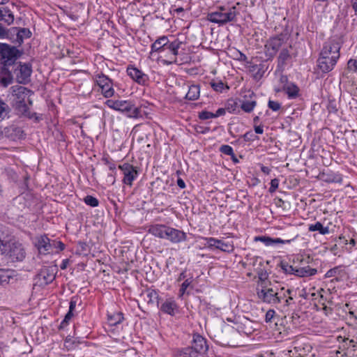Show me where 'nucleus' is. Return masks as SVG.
Listing matches in <instances>:
<instances>
[{
	"mask_svg": "<svg viewBox=\"0 0 357 357\" xmlns=\"http://www.w3.org/2000/svg\"><path fill=\"white\" fill-rule=\"evenodd\" d=\"M340 43L335 39L324 43L317 60V66L322 73L331 71L340 56Z\"/></svg>",
	"mask_w": 357,
	"mask_h": 357,
	"instance_id": "obj_2",
	"label": "nucleus"
},
{
	"mask_svg": "<svg viewBox=\"0 0 357 357\" xmlns=\"http://www.w3.org/2000/svg\"><path fill=\"white\" fill-rule=\"evenodd\" d=\"M210 85L217 92H222L225 88L229 89V86L225 85L221 80H212L210 82Z\"/></svg>",
	"mask_w": 357,
	"mask_h": 357,
	"instance_id": "obj_37",
	"label": "nucleus"
},
{
	"mask_svg": "<svg viewBox=\"0 0 357 357\" xmlns=\"http://www.w3.org/2000/svg\"><path fill=\"white\" fill-rule=\"evenodd\" d=\"M21 55L22 52L16 47L0 42V81L3 86H6L11 84L13 75L10 68Z\"/></svg>",
	"mask_w": 357,
	"mask_h": 357,
	"instance_id": "obj_1",
	"label": "nucleus"
},
{
	"mask_svg": "<svg viewBox=\"0 0 357 357\" xmlns=\"http://www.w3.org/2000/svg\"><path fill=\"white\" fill-rule=\"evenodd\" d=\"M296 291L290 289H285L282 287V296H283L282 301L284 302V306L288 307L294 303V297L296 296Z\"/></svg>",
	"mask_w": 357,
	"mask_h": 357,
	"instance_id": "obj_27",
	"label": "nucleus"
},
{
	"mask_svg": "<svg viewBox=\"0 0 357 357\" xmlns=\"http://www.w3.org/2000/svg\"><path fill=\"white\" fill-rule=\"evenodd\" d=\"M225 114V109L223 108H219L215 113H213L214 118L224 115Z\"/></svg>",
	"mask_w": 357,
	"mask_h": 357,
	"instance_id": "obj_55",
	"label": "nucleus"
},
{
	"mask_svg": "<svg viewBox=\"0 0 357 357\" xmlns=\"http://www.w3.org/2000/svg\"><path fill=\"white\" fill-rule=\"evenodd\" d=\"M7 105L2 100H0V121L4 119L7 114Z\"/></svg>",
	"mask_w": 357,
	"mask_h": 357,
	"instance_id": "obj_45",
	"label": "nucleus"
},
{
	"mask_svg": "<svg viewBox=\"0 0 357 357\" xmlns=\"http://www.w3.org/2000/svg\"><path fill=\"white\" fill-rule=\"evenodd\" d=\"M199 118L202 120H206L209 119L214 118V115L213 112L208 111H202L199 114Z\"/></svg>",
	"mask_w": 357,
	"mask_h": 357,
	"instance_id": "obj_48",
	"label": "nucleus"
},
{
	"mask_svg": "<svg viewBox=\"0 0 357 357\" xmlns=\"http://www.w3.org/2000/svg\"><path fill=\"white\" fill-rule=\"evenodd\" d=\"M192 282V278L191 277L190 278L185 279V281L182 283L180 289V293L181 296H183L185 294L187 288L191 284Z\"/></svg>",
	"mask_w": 357,
	"mask_h": 357,
	"instance_id": "obj_44",
	"label": "nucleus"
},
{
	"mask_svg": "<svg viewBox=\"0 0 357 357\" xmlns=\"http://www.w3.org/2000/svg\"><path fill=\"white\" fill-rule=\"evenodd\" d=\"M11 278L8 270L0 269V284H8Z\"/></svg>",
	"mask_w": 357,
	"mask_h": 357,
	"instance_id": "obj_39",
	"label": "nucleus"
},
{
	"mask_svg": "<svg viewBox=\"0 0 357 357\" xmlns=\"http://www.w3.org/2000/svg\"><path fill=\"white\" fill-rule=\"evenodd\" d=\"M238 14L239 12L235 6H218L216 10L208 13L207 20L222 26L229 22H236Z\"/></svg>",
	"mask_w": 357,
	"mask_h": 357,
	"instance_id": "obj_3",
	"label": "nucleus"
},
{
	"mask_svg": "<svg viewBox=\"0 0 357 357\" xmlns=\"http://www.w3.org/2000/svg\"><path fill=\"white\" fill-rule=\"evenodd\" d=\"M290 58V54L287 49H283L278 56V65L282 66L286 64V61Z\"/></svg>",
	"mask_w": 357,
	"mask_h": 357,
	"instance_id": "obj_38",
	"label": "nucleus"
},
{
	"mask_svg": "<svg viewBox=\"0 0 357 357\" xmlns=\"http://www.w3.org/2000/svg\"><path fill=\"white\" fill-rule=\"evenodd\" d=\"M254 96L252 92H249V96L251 98L250 100H243L241 103V109L245 112H251L256 106L255 100L252 99V96Z\"/></svg>",
	"mask_w": 357,
	"mask_h": 357,
	"instance_id": "obj_32",
	"label": "nucleus"
},
{
	"mask_svg": "<svg viewBox=\"0 0 357 357\" xmlns=\"http://www.w3.org/2000/svg\"><path fill=\"white\" fill-rule=\"evenodd\" d=\"M268 106L271 109L275 112L278 111L281 107V105L278 102L273 100H269Z\"/></svg>",
	"mask_w": 357,
	"mask_h": 357,
	"instance_id": "obj_50",
	"label": "nucleus"
},
{
	"mask_svg": "<svg viewBox=\"0 0 357 357\" xmlns=\"http://www.w3.org/2000/svg\"><path fill=\"white\" fill-rule=\"evenodd\" d=\"M123 174V183L127 185L132 186L133 181L137 178L139 171L137 167L129 163H123L119 166Z\"/></svg>",
	"mask_w": 357,
	"mask_h": 357,
	"instance_id": "obj_8",
	"label": "nucleus"
},
{
	"mask_svg": "<svg viewBox=\"0 0 357 357\" xmlns=\"http://www.w3.org/2000/svg\"><path fill=\"white\" fill-rule=\"evenodd\" d=\"M169 42V40L167 36L160 37L152 44L151 50L162 53Z\"/></svg>",
	"mask_w": 357,
	"mask_h": 357,
	"instance_id": "obj_26",
	"label": "nucleus"
},
{
	"mask_svg": "<svg viewBox=\"0 0 357 357\" xmlns=\"http://www.w3.org/2000/svg\"><path fill=\"white\" fill-rule=\"evenodd\" d=\"M169 226L165 224H155L149 227L148 232L155 237L165 239Z\"/></svg>",
	"mask_w": 357,
	"mask_h": 357,
	"instance_id": "obj_18",
	"label": "nucleus"
},
{
	"mask_svg": "<svg viewBox=\"0 0 357 357\" xmlns=\"http://www.w3.org/2000/svg\"><path fill=\"white\" fill-rule=\"evenodd\" d=\"M105 104L109 108L125 113L130 118H138L140 116V109L135 107L130 101L107 100Z\"/></svg>",
	"mask_w": 357,
	"mask_h": 357,
	"instance_id": "obj_5",
	"label": "nucleus"
},
{
	"mask_svg": "<svg viewBox=\"0 0 357 357\" xmlns=\"http://www.w3.org/2000/svg\"><path fill=\"white\" fill-rule=\"evenodd\" d=\"M12 30H13L14 31H17L16 41L19 44L22 43L24 38H30L31 35V31L25 28H13Z\"/></svg>",
	"mask_w": 357,
	"mask_h": 357,
	"instance_id": "obj_30",
	"label": "nucleus"
},
{
	"mask_svg": "<svg viewBox=\"0 0 357 357\" xmlns=\"http://www.w3.org/2000/svg\"><path fill=\"white\" fill-rule=\"evenodd\" d=\"M204 240L206 241L205 245L207 248H211V249H213V248L217 249L218 243H217L216 238L210 237V238H205Z\"/></svg>",
	"mask_w": 357,
	"mask_h": 357,
	"instance_id": "obj_43",
	"label": "nucleus"
},
{
	"mask_svg": "<svg viewBox=\"0 0 357 357\" xmlns=\"http://www.w3.org/2000/svg\"><path fill=\"white\" fill-rule=\"evenodd\" d=\"M73 311L68 310V313L66 314L64 319L61 321L60 324V328H64L68 325L69 321L73 317Z\"/></svg>",
	"mask_w": 357,
	"mask_h": 357,
	"instance_id": "obj_46",
	"label": "nucleus"
},
{
	"mask_svg": "<svg viewBox=\"0 0 357 357\" xmlns=\"http://www.w3.org/2000/svg\"><path fill=\"white\" fill-rule=\"evenodd\" d=\"M176 356V357H198L196 352L190 346L178 349Z\"/></svg>",
	"mask_w": 357,
	"mask_h": 357,
	"instance_id": "obj_34",
	"label": "nucleus"
},
{
	"mask_svg": "<svg viewBox=\"0 0 357 357\" xmlns=\"http://www.w3.org/2000/svg\"><path fill=\"white\" fill-rule=\"evenodd\" d=\"M9 29L0 23V39L8 38L9 36Z\"/></svg>",
	"mask_w": 357,
	"mask_h": 357,
	"instance_id": "obj_49",
	"label": "nucleus"
},
{
	"mask_svg": "<svg viewBox=\"0 0 357 357\" xmlns=\"http://www.w3.org/2000/svg\"><path fill=\"white\" fill-rule=\"evenodd\" d=\"M184 44L178 39L172 42H169L162 53H167L169 57V63H176V56L178 54V50Z\"/></svg>",
	"mask_w": 357,
	"mask_h": 357,
	"instance_id": "obj_13",
	"label": "nucleus"
},
{
	"mask_svg": "<svg viewBox=\"0 0 357 357\" xmlns=\"http://www.w3.org/2000/svg\"><path fill=\"white\" fill-rule=\"evenodd\" d=\"M8 254L13 261H22L25 257V251L20 243H13L10 245Z\"/></svg>",
	"mask_w": 357,
	"mask_h": 357,
	"instance_id": "obj_17",
	"label": "nucleus"
},
{
	"mask_svg": "<svg viewBox=\"0 0 357 357\" xmlns=\"http://www.w3.org/2000/svg\"><path fill=\"white\" fill-rule=\"evenodd\" d=\"M76 304H77V301L75 300L74 298H72L70 302L69 310L73 311L76 307Z\"/></svg>",
	"mask_w": 357,
	"mask_h": 357,
	"instance_id": "obj_56",
	"label": "nucleus"
},
{
	"mask_svg": "<svg viewBox=\"0 0 357 357\" xmlns=\"http://www.w3.org/2000/svg\"><path fill=\"white\" fill-rule=\"evenodd\" d=\"M188 93L185 95V98L189 100H197L200 95V89L198 85L191 84L188 85Z\"/></svg>",
	"mask_w": 357,
	"mask_h": 357,
	"instance_id": "obj_28",
	"label": "nucleus"
},
{
	"mask_svg": "<svg viewBox=\"0 0 357 357\" xmlns=\"http://www.w3.org/2000/svg\"><path fill=\"white\" fill-rule=\"evenodd\" d=\"M160 310L165 314H167L171 316H174L178 312V307L176 303V301L173 299H167L164 301Z\"/></svg>",
	"mask_w": 357,
	"mask_h": 357,
	"instance_id": "obj_19",
	"label": "nucleus"
},
{
	"mask_svg": "<svg viewBox=\"0 0 357 357\" xmlns=\"http://www.w3.org/2000/svg\"><path fill=\"white\" fill-rule=\"evenodd\" d=\"M282 90L290 99H294L299 96L300 89L298 86L292 82L285 84L282 87Z\"/></svg>",
	"mask_w": 357,
	"mask_h": 357,
	"instance_id": "obj_22",
	"label": "nucleus"
},
{
	"mask_svg": "<svg viewBox=\"0 0 357 357\" xmlns=\"http://www.w3.org/2000/svg\"><path fill=\"white\" fill-rule=\"evenodd\" d=\"M317 273V270L314 268H311L309 266L296 268L295 269V272L293 273L294 275L299 276V277H306L313 275Z\"/></svg>",
	"mask_w": 357,
	"mask_h": 357,
	"instance_id": "obj_33",
	"label": "nucleus"
},
{
	"mask_svg": "<svg viewBox=\"0 0 357 357\" xmlns=\"http://www.w3.org/2000/svg\"><path fill=\"white\" fill-rule=\"evenodd\" d=\"M275 314V312L273 310H269L266 312L265 316V320L266 322H271Z\"/></svg>",
	"mask_w": 357,
	"mask_h": 357,
	"instance_id": "obj_52",
	"label": "nucleus"
},
{
	"mask_svg": "<svg viewBox=\"0 0 357 357\" xmlns=\"http://www.w3.org/2000/svg\"><path fill=\"white\" fill-rule=\"evenodd\" d=\"M279 180L278 178H273L271 181V186L269 188V192L271 193L274 192L278 188Z\"/></svg>",
	"mask_w": 357,
	"mask_h": 357,
	"instance_id": "obj_51",
	"label": "nucleus"
},
{
	"mask_svg": "<svg viewBox=\"0 0 357 357\" xmlns=\"http://www.w3.org/2000/svg\"><path fill=\"white\" fill-rule=\"evenodd\" d=\"M255 131L257 134H262L264 132L263 128L261 126H255Z\"/></svg>",
	"mask_w": 357,
	"mask_h": 357,
	"instance_id": "obj_60",
	"label": "nucleus"
},
{
	"mask_svg": "<svg viewBox=\"0 0 357 357\" xmlns=\"http://www.w3.org/2000/svg\"><path fill=\"white\" fill-rule=\"evenodd\" d=\"M54 245L56 246L60 250H64L65 248V245L61 242V241H58V242H54Z\"/></svg>",
	"mask_w": 357,
	"mask_h": 357,
	"instance_id": "obj_59",
	"label": "nucleus"
},
{
	"mask_svg": "<svg viewBox=\"0 0 357 357\" xmlns=\"http://www.w3.org/2000/svg\"><path fill=\"white\" fill-rule=\"evenodd\" d=\"M32 102L30 99L29 100H15L14 106L18 114L22 115H28L29 107V105H31Z\"/></svg>",
	"mask_w": 357,
	"mask_h": 357,
	"instance_id": "obj_24",
	"label": "nucleus"
},
{
	"mask_svg": "<svg viewBox=\"0 0 357 357\" xmlns=\"http://www.w3.org/2000/svg\"><path fill=\"white\" fill-rule=\"evenodd\" d=\"M257 295L258 298L263 301L273 305L281 303L283 300L282 296V288L278 289L276 286L271 284L268 285H261V288H257Z\"/></svg>",
	"mask_w": 357,
	"mask_h": 357,
	"instance_id": "obj_4",
	"label": "nucleus"
},
{
	"mask_svg": "<svg viewBox=\"0 0 357 357\" xmlns=\"http://www.w3.org/2000/svg\"><path fill=\"white\" fill-rule=\"evenodd\" d=\"M261 170L263 173H264L266 174H269L271 172V169L266 166H262L261 168Z\"/></svg>",
	"mask_w": 357,
	"mask_h": 357,
	"instance_id": "obj_63",
	"label": "nucleus"
},
{
	"mask_svg": "<svg viewBox=\"0 0 357 357\" xmlns=\"http://www.w3.org/2000/svg\"><path fill=\"white\" fill-rule=\"evenodd\" d=\"M127 73L132 79L141 85H145L149 80L147 75L133 66H128L127 68Z\"/></svg>",
	"mask_w": 357,
	"mask_h": 357,
	"instance_id": "obj_15",
	"label": "nucleus"
},
{
	"mask_svg": "<svg viewBox=\"0 0 357 357\" xmlns=\"http://www.w3.org/2000/svg\"><path fill=\"white\" fill-rule=\"evenodd\" d=\"M308 230L310 231H318L321 234H328L330 231L328 227H324L320 222H317L315 224L310 225Z\"/></svg>",
	"mask_w": 357,
	"mask_h": 357,
	"instance_id": "obj_35",
	"label": "nucleus"
},
{
	"mask_svg": "<svg viewBox=\"0 0 357 357\" xmlns=\"http://www.w3.org/2000/svg\"><path fill=\"white\" fill-rule=\"evenodd\" d=\"M351 3L355 13H357V0H351Z\"/></svg>",
	"mask_w": 357,
	"mask_h": 357,
	"instance_id": "obj_64",
	"label": "nucleus"
},
{
	"mask_svg": "<svg viewBox=\"0 0 357 357\" xmlns=\"http://www.w3.org/2000/svg\"><path fill=\"white\" fill-rule=\"evenodd\" d=\"M123 320V316L121 312H116L108 315V321L111 326H116Z\"/></svg>",
	"mask_w": 357,
	"mask_h": 357,
	"instance_id": "obj_36",
	"label": "nucleus"
},
{
	"mask_svg": "<svg viewBox=\"0 0 357 357\" xmlns=\"http://www.w3.org/2000/svg\"><path fill=\"white\" fill-rule=\"evenodd\" d=\"M144 300L146 301L148 304H153L157 302L159 298L158 292L155 289H148L143 291L141 294Z\"/></svg>",
	"mask_w": 357,
	"mask_h": 357,
	"instance_id": "obj_25",
	"label": "nucleus"
},
{
	"mask_svg": "<svg viewBox=\"0 0 357 357\" xmlns=\"http://www.w3.org/2000/svg\"><path fill=\"white\" fill-rule=\"evenodd\" d=\"M177 185L180 188H184L185 187V182L181 178L177 180Z\"/></svg>",
	"mask_w": 357,
	"mask_h": 357,
	"instance_id": "obj_61",
	"label": "nucleus"
},
{
	"mask_svg": "<svg viewBox=\"0 0 357 357\" xmlns=\"http://www.w3.org/2000/svg\"><path fill=\"white\" fill-rule=\"evenodd\" d=\"M236 330L238 333L250 335L253 332L254 328L252 321L248 319L244 318L241 321L236 324Z\"/></svg>",
	"mask_w": 357,
	"mask_h": 357,
	"instance_id": "obj_21",
	"label": "nucleus"
},
{
	"mask_svg": "<svg viewBox=\"0 0 357 357\" xmlns=\"http://www.w3.org/2000/svg\"><path fill=\"white\" fill-rule=\"evenodd\" d=\"M165 239L173 244H178L187 240V234L182 230L169 226Z\"/></svg>",
	"mask_w": 357,
	"mask_h": 357,
	"instance_id": "obj_12",
	"label": "nucleus"
},
{
	"mask_svg": "<svg viewBox=\"0 0 357 357\" xmlns=\"http://www.w3.org/2000/svg\"><path fill=\"white\" fill-rule=\"evenodd\" d=\"M237 54H238V57H237L238 60L242 61H245L247 60V56L243 53H242L241 52H238Z\"/></svg>",
	"mask_w": 357,
	"mask_h": 357,
	"instance_id": "obj_57",
	"label": "nucleus"
},
{
	"mask_svg": "<svg viewBox=\"0 0 357 357\" xmlns=\"http://www.w3.org/2000/svg\"><path fill=\"white\" fill-rule=\"evenodd\" d=\"M69 262H70V260L68 259H63L62 261V263H61V266H60L62 270L66 269L67 268Z\"/></svg>",
	"mask_w": 357,
	"mask_h": 357,
	"instance_id": "obj_58",
	"label": "nucleus"
},
{
	"mask_svg": "<svg viewBox=\"0 0 357 357\" xmlns=\"http://www.w3.org/2000/svg\"><path fill=\"white\" fill-rule=\"evenodd\" d=\"M258 275H259L258 288H261V285L264 284V283L265 284V285H268L269 284H271L270 282L266 280L267 277H268L266 272L261 271L260 273H258Z\"/></svg>",
	"mask_w": 357,
	"mask_h": 357,
	"instance_id": "obj_40",
	"label": "nucleus"
},
{
	"mask_svg": "<svg viewBox=\"0 0 357 357\" xmlns=\"http://www.w3.org/2000/svg\"><path fill=\"white\" fill-rule=\"evenodd\" d=\"M13 96L15 97L13 99V102L15 100H29L30 99V96L32 94L31 90H29L24 86L15 85L11 87Z\"/></svg>",
	"mask_w": 357,
	"mask_h": 357,
	"instance_id": "obj_16",
	"label": "nucleus"
},
{
	"mask_svg": "<svg viewBox=\"0 0 357 357\" xmlns=\"http://www.w3.org/2000/svg\"><path fill=\"white\" fill-rule=\"evenodd\" d=\"M84 201L86 204H87L90 206H92V207H96L99 204L98 200L96 197L91 196V195L86 196L84 198Z\"/></svg>",
	"mask_w": 357,
	"mask_h": 357,
	"instance_id": "obj_41",
	"label": "nucleus"
},
{
	"mask_svg": "<svg viewBox=\"0 0 357 357\" xmlns=\"http://www.w3.org/2000/svg\"><path fill=\"white\" fill-rule=\"evenodd\" d=\"M283 43L284 36L282 35L273 37L267 40L265 45V53L268 59L275 56Z\"/></svg>",
	"mask_w": 357,
	"mask_h": 357,
	"instance_id": "obj_9",
	"label": "nucleus"
},
{
	"mask_svg": "<svg viewBox=\"0 0 357 357\" xmlns=\"http://www.w3.org/2000/svg\"><path fill=\"white\" fill-rule=\"evenodd\" d=\"M10 68L13 79L15 78L17 82L20 84H26L30 81L31 75L32 73V67L30 63H22L21 62H15Z\"/></svg>",
	"mask_w": 357,
	"mask_h": 357,
	"instance_id": "obj_6",
	"label": "nucleus"
},
{
	"mask_svg": "<svg viewBox=\"0 0 357 357\" xmlns=\"http://www.w3.org/2000/svg\"><path fill=\"white\" fill-rule=\"evenodd\" d=\"M217 249L220 250L225 252H232L234 250V245L232 241H225L220 239H217Z\"/></svg>",
	"mask_w": 357,
	"mask_h": 357,
	"instance_id": "obj_31",
	"label": "nucleus"
},
{
	"mask_svg": "<svg viewBox=\"0 0 357 357\" xmlns=\"http://www.w3.org/2000/svg\"><path fill=\"white\" fill-rule=\"evenodd\" d=\"M197 355L205 357L208 349L206 340L199 334H194L191 346H190Z\"/></svg>",
	"mask_w": 357,
	"mask_h": 357,
	"instance_id": "obj_10",
	"label": "nucleus"
},
{
	"mask_svg": "<svg viewBox=\"0 0 357 357\" xmlns=\"http://www.w3.org/2000/svg\"><path fill=\"white\" fill-rule=\"evenodd\" d=\"M56 277V268L53 266H45L42 268L38 274V278L40 285H47L51 283Z\"/></svg>",
	"mask_w": 357,
	"mask_h": 357,
	"instance_id": "obj_11",
	"label": "nucleus"
},
{
	"mask_svg": "<svg viewBox=\"0 0 357 357\" xmlns=\"http://www.w3.org/2000/svg\"><path fill=\"white\" fill-rule=\"evenodd\" d=\"M220 151L225 155L234 157L233 149L229 145H222L220 148Z\"/></svg>",
	"mask_w": 357,
	"mask_h": 357,
	"instance_id": "obj_42",
	"label": "nucleus"
},
{
	"mask_svg": "<svg viewBox=\"0 0 357 357\" xmlns=\"http://www.w3.org/2000/svg\"><path fill=\"white\" fill-rule=\"evenodd\" d=\"M295 269H296V267H293L291 266H287V268H285V271L289 273L293 274L294 272H295Z\"/></svg>",
	"mask_w": 357,
	"mask_h": 357,
	"instance_id": "obj_62",
	"label": "nucleus"
},
{
	"mask_svg": "<svg viewBox=\"0 0 357 357\" xmlns=\"http://www.w3.org/2000/svg\"><path fill=\"white\" fill-rule=\"evenodd\" d=\"M338 271H339V268L337 267L331 268L326 272V278L333 277L337 273Z\"/></svg>",
	"mask_w": 357,
	"mask_h": 357,
	"instance_id": "obj_54",
	"label": "nucleus"
},
{
	"mask_svg": "<svg viewBox=\"0 0 357 357\" xmlns=\"http://www.w3.org/2000/svg\"><path fill=\"white\" fill-rule=\"evenodd\" d=\"M36 246L40 254L45 255L50 251L52 244L49 238L46 236H41L37 238Z\"/></svg>",
	"mask_w": 357,
	"mask_h": 357,
	"instance_id": "obj_20",
	"label": "nucleus"
},
{
	"mask_svg": "<svg viewBox=\"0 0 357 357\" xmlns=\"http://www.w3.org/2000/svg\"><path fill=\"white\" fill-rule=\"evenodd\" d=\"M321 177L322 179L327 183H341L342 182V175L334 172L323 173Z\"/></svg>",
	"mask_w": 357,
	"mask_h": 357,
	"instance_id": "obj_29",
	"label": "nucleus"
},
{
	"mask_svg": "<svg viewBox=\"0 0 357 357\" xmlns=\"http://www.w3.org/2000/svg\"><path fill=\"white\" fill-rule=\"evenodd\" d=\"M347 65L349 69L352 70L354 68V70L357 72V61L356 59H349Z\"/></svg>",
	"mask_w": 357,
	"mask_h": 357,
	"instance_id": "obj_53",
	"label": "nucleus"
},
{
	"mask_svg": "<svg viewBox=\"0 0 357 357\" xmlns=\"http://www.w3.org/2000/svg\"><path fill=\"white\" fill-rule=\"evenodd\" d=\"M298 234L292 235L289 239H282L280 238H273L266 236H259L255 237V241H261L266 246L273 245L275 244L281 243V244H289L291 243L293 241L297 238Z\"/></svg>",
	"mask_w": 357,
	"mask_h": 357,
	"instance_id": "obj_14",
	"label": "nucleus"
},
{
	"mask_svg": "<svg viewBox=\"0 0 357 357\" xmlns=\"http://www.w3.org/2000/svg\"><path fill=\"white\" fill-rule=\"evenodd\" d=\"M73 311L68 310V313L66 314L64 319L61 321L60 324V328H64L68 325L69 321L73 317Z\"/></svg>",
	"mask_w": 357,
	"mask_h": 357,
	"instance_id": "obj_47",
	"label": "nucleus"
},
{
	"mask_svg": "<svg viewBox=\"0 0 357 357\" xmlns=\"http://www.w3.org/2000/svg\"><path fill=\"white\" fill-rule=\"evenodd\" d=\"M15 20L13 13L8 7H0V21L10 25Z\"/></svg>",
	"mask_w": 357,
	"mask_h": 357,
	"instance_id": "obj_23",
	"label": "nucleus"
},
{
	"mask_svg": "<svg viewBox=\"0 0 357 357\" xmlns=\"http://www.w3.org/2000/svg\"><path fill=\"white\" fill-rule=\"evenodd\" d=\"M94 79L101 89V93L105 98H110L114 96L113 83L107 76L103 73H98L95 75Z\"/></svg>",
	"mask_w": 357,
	"mask_h": 357,
	"instance_id": "obj_7",
	"label": "nucleus"
}]
</instances>
